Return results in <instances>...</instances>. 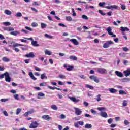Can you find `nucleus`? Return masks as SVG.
<instances>
[{
    "label": "nucleus",
    "instance_id": "1",
    "mask_svg": "<svg viewBox=\"0 0 130 130\" xmlns=\"http://www.w3.org/2000/svg\"><path fill=\"white\" fill-rule=\"evenodd\" d=\"M112 44H114V43L112 42V41H108L106 43L104 44L103 47L104 48H108V47H109V46H110V45Z\"/></svg>",
    "mask_w": 130,
    "mask_h": 130
},
{
    "label": "nucleus",
    "instance_id": "2",
    "mask_svg": "<svg viewBox=\"0 0 130 130\" xmlns=\"http://www.w3.org/2000/svg\"><path fill=\"white\" fill-rule=\"evenodd\" d=\"M106 31H107L109 35L112 36V37H116V35H114L113 32H112L111 31H112V29L111 27H109L106 29Z\"/></svg>",
    "mask_w": 130,
    "mask_h": 130
},
{
    "label": "nucleus",
    "instance_id": "3",
    "mask_svg": "<svg viewBox=\"0 0 130 130\" xmlns=\"http://www.w3.org/2000/svg\"><path fill=\"white\" fill-rule=\"evenodd\" d=\"M98 72L99 73V74H102V75L107 74V71L104 68H98Z\"/></svg>",
    "mask_w": 130,
    "mask_h": 130
},
{
    "label": "nucleus",
    "instance_id": "4",
    "mask_svg": "<svg viewBox=\"0 0 130 130\" xmlns=\"http://www.w3.org/2000/svg\"><path fill=\"white\" fill-rule=\"evenodd\" d=\"M39 125V124L37 123L36 121H34L31 122L30 125H29V128H36Z\"/></svg>",
    "mask_w": 130,
    "mask_h": 130
},
{
    "label": "nucleus",
    "instance_id": "5",
    "mask_svg": "<svg viewBox=\"0 0 130 130\" xmlns=\"http://www.w3.org/2000/svg\"><path fill=\"white\" fill-rule=\"evenodd\" d=\"M89 79H90V80H92V81H94V82H95V83H99V82H100L99 79H98L97 77L95 76V75L90 76L89 77Z\"/></svg>",
    "mask_w": 130,
    "mask_h": 130
},
{
    "label": "nucleus",
    "instance_id": "6",
    "mask_svg": "<svg viewBox=\"0 0 130 130\" xmlns=\"http://www.w3.org/2000/svg\"><path fill=\"white\" fill-rule=\"evenodd\" d=\"M63 67L69 72H71V71H72L73 69H74V66H72V65H68V66L67 64H64L63 65Z\"/></svg>",
    "mask_w": 130,
    "mask_h": 130
},
{
    "label": "nucleus",
    "instance_id": "7",
    "mask_svg": "<svg viewBox=\"0 0 130 130\" xmlns=\"http://www.w3.org/2000/svg\"><path fill=\"white\" fill-rule=\"evenodd\" d=\"M5 77L6 82H11V77H10V75L9 74V73L5 72Z\"/></svg>",
    "mask_w": 130,
    "mask_h": 130
},
{
    "label": "nucleus",
    "instance_id": "8",
    "mask_svg": "<svg viewBox=\"0 0 130 130\" xmlns=\"http://www.w3.org/2000/svg\"><path fill=\"white\" fill-rule=\"evenodd\" d=\"M25 57H27V58H34L35 57V55L33 52H30L28 54H27L25 55Z\"/></svg>",
    "mask_w": 130,
    "mask_h": 130
},
{
    "label": "nucleus",
    "instance_id": "9",
    "mask_svg": "<svg viewBox=\"0 0 130 130\" xmlns=\"http://www.w3.org/2000/svg\"><path fill=\"white\" fill-rule=\"evenodd\" d=\"M75 114L76 115H81L82 114V111L78 108H75Z\"/></svg>",
    "mask_w": 130,
    "mask_h": 130
},
{
    "label": "nucleus",
    "instance_id": "10",
    "mask_svg": "<svg viewBox=\"0 0 130 130\" xmlns=\"http://www.w3.org/2000/svg\"><path fill=\"white\" fill-rule=\"evenodd\" d=\"M42 118L43 119H45V120H47V121H49L51 119V117H50L48 115H44L42 116Z\"/></svg>",
    "mask_w": 130,
    "mask_h": 130
},
{
    "label": "nucleus",
    "instance_id": "11",
    "mask_svg": "<svg viewBox=\"0 0 130 130\" xmlns=\"http://www.w3.org/2000/svg\"><path fill=\"white\" fill-rule=\"evenodd\" d=\"M69 98L70 100H71V101H73V102H74L75 103H78V102L80 101V100L77 99L74 96H69Z\"/></svg>",
    "mask_w": 130,
    "mask_h": 130
},
{
    "label": "nucleus",
    "instance_id": "12",
    "mask_svg": "<svg viewBox=\"0 0 130 130\" xmlns=\"http://www.w3.org/2000/svg\"><path fill=\"white\" fill-rule=\"evenodd\" d=\"M70 41L73 43L74 45H79V42L76 39H71L70 40Z\"/></svg>",
    "mask_w": 130,
    "mask_h": 130
},
{
    "label": "nucleus",
    "instance_id": "13",
    "mask_svg": "<svg viewBox=\"0 0 130 130\" xmlns=\"http://www.w3.org/2000/svg\"><path fill=\"white\" fill-rule=\"evenodd\" d=\"M106 9H108V10H110V9H112V10H113V9H115V10H116L118 7L116 5H113L111 6H106Z\"/></svg>",
    "mask_w": 130,
    "mask_h": 130
},
{
    "label": "nucleus",
    "instance_id": "14",
    "mask_svg": "<svg viewBox=\"0 0 130 130\" xmlns=\"http://www.w3.org/2000/svg\"><path fill=\"white\" fill-rule=\"evenodd\" d=\"M69 59L73 61H77L78 60V57L76 56L71 55L69 56Z\"/></svg>",
    "mask_w": 130,
    "mask_h": 130
},
{
    "label": "nucleus",
    "instance_id": "15",
    "mask_svg": "<svg viewBox=\"0 0 130 130\" xmlns=\"http://www.w3.org/2000/svg\"><path fill=\"white\" fill-rule=\"evenodd\" d=\"M123 74L125 77H128L130 75V69H128L127 70L123 71Z\"/></svg>",
    "mask_w": 130,
    "mask_h": 130
},
{
    "label": "nucleus",
    "instance_id": "16",
    "mask_svg": "<svg viewBox=\"0 0 130 130\" xmlns=\"http://www.w3.org/2000/svg\"><path fill=\"white\" fill-rule=\"evenodd\" d=\"M115 74H116V76L117 77H119L120 78H122L123 77V74H122V73L118 71H116L115 72Z\"/></svg>",
    "mask_w": 130,
    "mask_h": 130
},
{
    "label": "nucleus",
    "instance_id": "17",
    "mask_svg": "<svg viewBox=\"0 0 130 130\" xmlns=\"http://www.w3.org/2000/svg\"><path fill=\"white\" fill-rule=\"evenodd\" d=\"M28 75H29L30 78H31V79L32 80H34V81H36V80H37V78L35 77L34 75H33V73L30 72L29 73Z\"/></svg>",
    "mask_w": 130,
    "mask_h": 130
},
{
    "label": "nucleus",
    "instance_id": "18",
    "mask_svg": "<svg viewBox=\"0 0 130 130\" xmlns=\"http://www.w3.org/2000/svg\"><path fill=\"white\" fill-rule=\"evenodd\" d=\"M20 34V31H18L10 32V34L11 35H13L14 36H17V35H18V34Z\"/></svg>",
    "mask_w": 130,
    "mask_h": 130
},
{
    "label": "nucleus",
    "instance_id": "19",
    "mask_svg": "<svg viewBox=\"0 0 130 130\" xmlns=\"http://www.w3.org/2000/svg\"><path fill=\"white\" fill-rule=\"evenodd\" d=\"M100 115L101 116H102V117H104L105 118H106L108 117L107 112H102L100 114Z\"/></svg>",
    "mask_w": 130,
    "mask_h": 130
},
{
    "label": "nucleus",
    "instance_id": "20",
    "mask_svg": "<svg viewBox=\"0 0 130 130\" xmlns=\"http://www.w3.org/2000/svg\"><path fill=\"white\" fill-rule=\"evenodd\" d=\"M31 44L32 46H34L35 47H37L39 46V44H38V42L36 41H32L31 42Z\"/></svg>",
    "mask_w": 130,
    "mask_h": 130
},
{
    "label": "nucleus",
    "instance_id": "21",
    "mask_svg": "<svg viewBox=\"0 0 130 130\" xmlns=\"http://www.w3.org/2000/svg\"><path fill=\"white\" fill-rule=\"evenodd\" d=\"M109 91L112 94H115V93H116L117 90L114 88H110V89H109Z\"/></svg>",
    "mask_w": 130,
    "mask_h": 130
},
{
    "label": "nucleus",
    "instance_id": "22",
    "mask_svg": "<svg viewBox=\"0 0 130 130\" xmlns=\"http://www.w3.org/2000/svg\"><path fill=\"white\" fill-rule=\"evenodd\" d=\"M44 96H45V94H44V93H43L42 92H39L38 94L37 98H38V99H40V98H41V97H44Z\"/></svg>",
    "mask_w": 130,
    "mask_h": 130
},
{
    "label": "nucleus",
    "instance_id": "23",
    "mask_svg": "<svg viewBox=\"0 0 130 130\" xmlns=\"http://www.w3.org/2000/svg\"><path fill=\"white\" fill-rule=\"evenodd\" d=\"M48 88L49 89H50L51 90H54L55 89L56 90H58V91H61V89H60V88H57V87H53L52 86H48Z\"/></svg>",
    "mask_w": 130,
    "mask_h": 130
},
{
    "label": "nucleus",
    "instance_id": "24",
    "mask_svg": "<svg viewBox=\"0 0 130 130\" xmlns=\"http://www.w3.org/2000/svg\"><path fill=\"white\" fill-rule=\"evenodd\" d=\"M121 31H122V32H125V31H129V29H128L127 27H123L121 26Z\"/></svg>",
    "mask_w": 130,
    "mask_h": 130
},
{
    "label": "nucleus",
    "instance_id": "25",
    "mask_svg": "<svg viewBox=\"0 0 130 130\" xmlns=\"http://www.w3.org/2000/svg\"><path fill=\"white\" fill-rule=\"evenodd\" d=\"M2 60L4 62H9V61H10V59L8 58H7V57H4L2 58Z\"/></svg>",
    "mask_w": 130,
    "mask_h": 130
},
{
    "label": "nucleus",
    "instance_id": "26",
    "mask_svg": "<svg viewBox=\"0 0 130 130\" xmlns=\"http://www.w3.org/2000/svg\"><path fill=\"white\" fill-rule=\"evenodd\" d=\"M5 14H6V15H12V12L9 10H5L4 11Z\"/></svg>",
    "mask_w": 130,
    "mask_h": 130
},
{
    "label": "nucleus",
    "instance_id": "27",
    "mask_svg": "<svg viewBox=\"0 0 130 130\" xmlns=\"http://www.w3.org/2000/svg\"><path fill=\"white\" fill-rule=\"evenodd\" d=\"M21 111H22V109L18 108L16 109V114L17 115H19L20 113H21Z\"/></svg>",
    "mask_w": 130,
    "mask_h": 130
},
{
    "label": "nucleus",
    "instance_id": "28",
    "mask_svg": "<svg viewBox=\"0 0 130 130\" xmlns=\"http://www.w3.org/2000/svg\"><path fill=\"white\" fill-rule=\"evenodd\" d=\"M66 21H68L69 22H72V21H73V18H72V17H71V16H66Z\"/></svg>",
    "mask_w": 130,
    "mask_h": 130
},
{
    "label": "nucleus",
    "instance_id": "29",
    "mask_svg": "<svg viewBox=\"0 0 130 130\" xmlns=\"http://www.w3.org/2000/svg\"><path fill=\"white\" fill-rule=\"evenodd\" d=\"M51 108H52V109H53V110H57V109H58L57 106H56V105H52L51 106Z\"/></svg>",
    "mask_w": 130,
    "mask_h": 130
},
{
    "label": "nucleus",
    "instance_id": "30",
    "mask_svg": "<svg viewBox=\"0 0 130 130\" xmlns=\"http://www.w3.org/2000/svg\"><path fill=\"white\" fill-rule=\"evenodd\" d=\"M41 79H42V80H43V79H47V77H46V74L45 73L41 74Z\"/></svg>",
    "mask_w": 130,
    "mask_h": 130
},
{
    "label": "nucleus",
    "instance_id": "31",
    "mask_svg": "<svg viewBox=\"0 0 130 130\" xmlns=\"http://www.w3.org/2000/svg\"><path fill=\"white\" fill-rule=\"evenodd\" d=\"M13 47H17V46H24V45L18 44V43H15L13 45Z\"/></svg>",
    "mask_w": 130,
    "mask_h": 130
},
{
    "label": "nucleus",
    "instance_id": "32",
    "mask_svg": "<svg viewBox=\"0 0 130 130\" xmlns=\"http://www.w3.org/2000/svg\"><path fill=\"white\" fill-rule=\"evenodd\" d=\"M85 128H92V124H86L85 125Z\"/></svg>",
    "mask_w": 130,
    "mask_h": 130
},
{
    "label": "nucleus",
    "instance_id": "33",
    "mask_svg": "<svg viewBox=\"0 0 130 130\" xmlns=\"http://www.w3.org/2000/svg\"><path fill=\"white\" fill-rule=\"evenodd\" d=\"M97 98H95L96 100L99 102V101H101L102 99H101V94H98L96 96Z\"/></svg>",
    "mask_w": 130,
    "mask_h": 130
},
{
    "label": "nucleus",
    "instance_id": "34",
    "mask_svg": "<svg viewBox=\"0 0 130 130\" xmlns=\"http://www.w3.org/2000/svg\"><path fill=\"white\" fill-rule=\"evenodd\" d=\"M86 88H88V89H90V90H93L94 89V87L91 85H89V84H86L85 85Z\"/></svg>",
    "mask_w": 130,
    "mask_h": 130
},
{
    "label": "nucleus",
    "instance_id": "35",
    "mask_svg": "<svg viewBox=\"0 0 130 130\" xmlns=\"http://www.w3.org/2000/svg\"><path fill=\"white\" fill-rule=\"evenodd\" d=\"M98 110L99 111H105V110H106V108L104 107H99L98 108Z\"/></svg>",
    "mask_w": 130,
    "mask_h": 130
},
{
    "label": "nucleus",
    "instance_id": "36",
    "mask_svg": "<svg viewBox=\"0 0 130 130\" xmlns=\"http://www.w3.org/2000/svg\"><path fill=\"white\" fill-rule=\"evenodd\" d=\"M119 95H126V92H125V91H123V90H119Z\"/></svg>",
    "mask_w": 130,
    "mask_h": 130
},
{
    "label": "nucleus",
    "instance_id": "37",
    "mask_svg": "<svg viewBox=\"0 0 130 130\" xmlns=\"http://www.w3.org/2000/svg\"><path fill=\"white\" fill-rule=\"evenodd\" d=\"M45 37H46V38H49V39H52L53 38L52 36H50L47 34H45Z\"/></svg>",
    "mask_w": 130,
    "mask_h": 130
},
{
    "label": "nucleus",
    "instance_id": "38",
    "mask_svg": "<svg viewBox=\"0 0 130 130\" xmlns=\"http://www.w3.org/2000/svg\"><path fill=\"white\" fill-rule=\"evenodd\" d=\"M41 26L42 29H44V28H46V27L47 26V25H46V24L45 23H41Z\"/></svg>",
    "mask_w": 130,
    "mask_h": 130
},
{
    "label": "nucleus",
    "instance_id": "39",
    "mask_svg": "<svg viewBox=\"0 0 130 130\" xmlns=\"http://www.w3.org/2000/svg\"><path fill=\"white\" fill-rule=\"evenodd\" d=\"M123 106L124 107H125V106H126V105H127V101L126 100H124L123 101Z\"/></svg>",
    "mask_w": 130,
    "mask_h": 130
},
{
    "label": "nucleus",
    "instance_id": "40",
    "mask_svg": "<svg viewBox=\"0 0 130 130\" xmlns=\"http://www.w3.org/2000/svg\"><path fill=\"white\" fill-rule=\"evenodd\" d=\"M45 53L47 55H51V52H50V51H48V50L45 51Z\"/></svg>",
    "mask_w": 130,
    "mask_h": 130
},
{
    "label": "nucleus",
    "instance_id": "41",
    "mask_svg": "<svg viewBox=\"0 0 130 130\" xmlns=\"http://www.w3.org/2000/svg\"><path fill=\"white\" fill-rule=\"evenodd\" d=\"M27 112L28 113V114H32L35 112V110H34L33 109H31V110L28 111Z\"/></svg>",
    "mask_w": 130,
    "mask_h": 130
},
{
    "label": "nucleus",
    "instance_id": "42",
    "mask_svg": "<svg viewBox=\"0 0 130 130\" xmlns=\"http://www.w3.org/2000/svg\"><path fill=\"white\" fill-rule=\"evenodd\" d=\"M35 70H36V71H37V72H41V69L37 66L35 67Z\"/></svg>",
    "mask_w": 130,
    "mask_h": 130
},
{
    "label": "nucleus",
    "instance_id": "43",
    "mask_svg": "<svg viewBox=\"0 0 130 130\" xmlns=\"http://www.w3.org/2000/svg\"><path fill=\"white\" fill-rule=\"evenodd\" d=\"M3 24L5 26H10L11 25V23H10L9 22H3Z\"/></svg>",
    "mask_w": 130,
    "mask_h": 130
},
{
    "label": "nucleus",
    "instance_id": "44",
    "mask_svg": "<svg viewBox=\"0 0 130 130\" xmlns=\"http://www.w3.org/2000/svg\"><path fill=\"white\" fill-rule=\"evenodd\" d=\"M82 19H84V20H89V18H88V16L85 15H83L82 16Z\"/></svg>",
    "mask_w": 130,
    "mask_h": 130
},
{
    "label": "nucleus",
    "instance_id": "45",
    "mask_svg": "<svg viewBox=\"0 0 130 130\" xmlns=\"http://www.w3.org/2000/svg\"><path fill=\"white\" fill-rule=\"evenodd\" d=\"M113 121V119H112V118H110L108 120V123L109 124H111V123H112Z\"/></svg>",
    "mask_w": 130,
    "mask_h": 130
},
{
    "label": "nucleus",
    "instance_id": "46",
    "mask_svg": "<svg viewBox=\"0 0 130 130\" xmlns=\"http://www.w3.org/2000/svg\"><path fill=\"white\" fill-rule=\"evenodd\" d=\"M31 26L32 27H37L38 26V24H37V23L36 22H32L31 23Z\"/></svg>",
    "mask_w": 130,
    "mask_h": 130
},
{
    "label": "nucleus",
    "instance_id": "47",
    "mask_svg": "<svg viewBox=\"0 0 130 130\" xmlns=\"http://www.w3.org/2000/svg\"><path fill=\"white\" fill-rule=\"evenodd\" d=\"M0 101H1V102H7V101H9V99H1Z\"/></svg>",
    "mask_w": 130,
    "mask_h": 130
},
{
    "label": "nucleus",
    "instance_id": "48",
    "mask_svg": "<svg viewBox=\"0 0 130 130\" xmlns=\"http://www.w3.org/2000/svg\"><path fill=\"white\" fill-rule=\"evenodd\" d=\"M16 17H22V13L21 12H18L15 15Z\"/></svg>",
    "mask_w": 130,
    "mask_h": 130
},
{
    "label": "nucleus",
    "instance_id": "49",
    "mask_svg": "<svg viewBox=\"0 0 130 130\" xmlns=\"http://www.w3.org/2000/svg\"><path fill=\"white\" fill-rule=\"evenodd\" d=\"M121 9L124 10L126 9V7L124 5H121Z\"/></svg>",
    "mask_w": 130,
    "mask_h": 130
},
{
    "label": "nucleus",
    "instance_id": "50",
    "mask_svg": "<svg viewBox=\"0 0 130 130\" xmlns=\"http://www.w3.org/2000/svg\"><path fill=\"white\" fill-rule=\"evenodd\" d=\"M13 97L16 99V100H19V94H14Z\"/></svg>",
    "mask_w": 130,
    "mask_h": 130
},
{
    "label": "nucleus",
    "instance_id": "51",
    "mask_svg": "<svg viewBox=\"0 0 130 130\" xmlns=\"http://www.w3.org/2000/svg\"><path fill=\"white\" fill-rule=\"evenodd\" d=\"M99 13H100V14H101V15H102V16H105V13H103L102 12V10H99Z\"/></svg>",
    "mask_w": 130,
    "mask_h": 130
},
{
    "label": "nucleus",
    "instance_id": "52",
    "mask_svg": "<svg viewBox=\"0 0 130 130\" xmlns=\"http://www.w3.org/2000/svg\"><path fill=\"white\" fill-rule=\"evenodd\" d=\"M105 2H102V3H100L99 4V6L100 7H103V6H104V5H105Z\"/></svg>",
    "mask_w": 130,
    "mask_h": 130
},
{
    "label": "nucleus",
    "instance_id": "53",
    "mask_svg": "<svg viewBox=\"0 0 130 130\" xmlns=\"http://www.w3.org/2000/svg\"><path fill=\"white\" fill-rule=\"evenodd\" d=\"M59 78H60V79H66V76L63 75H59Z\"/></svg>",
    "mask_w": 130,
    "mask_h": 130
},
{
    "label": "nucleus",
    "instance_id": "54",
    "mask_svg": "<svg viewBox=\"0 0 130 130\" xmlns=\"http://www.w3.org/2000/svg\"><path fill=\"white\" fill-rule=\"evenodd\" d=\"M124 124L125 125H127L128 124H129V122H128V121H127V120H125L124 121Z\"/></svg>",
    "mask_w": 130,
    "mask_h": 130
},
{
    "label": "nucleus",
    "instance_id": "55",
    "mask_svg": "<svg viewBox=\"0 0 130 130\" xmlns=\"http://www.w3.org/2000/svg\"><path fill=\"white\" fill-rule=\"evenodd\" d=\"M72 13H73L72 16H73L74 17L76 16L77 14L75 12V10H74V9H72Z\"/></svg>",
    "mask_w": 130,
    "mask_h": 130
},
{
    "label": "nucleus",
    "instance_id": "56",
    "mask_svg": "<svg viewBox=\"0 0 130 130\" xmlns=\"http://www.w3.org/2000/svg\"><path fill=\"white\" fill-rule=\"evenodd\" d=\"M45 85H46V82H42L40 84V87H43L44 86H45Z\"/></svg>",
    "mask_w": 130,
    "mask_h": 130
},
{
    "label": "nucleus",
    "instance_id": "57",
    "mask_svg": "<svg viewBox=\"0 0 130 130\" xmlns=\"http://www.w3.org/2000/svg\"><path fill=\"white\" fill-rule=\"evenodd\" d=\"M123 51H125V52H126L127 51H128V48H127V47H123Z\"/></svg>",
    "mask_w": 130,
    "mask_h": 130
},
{
    "label": "nucleus",
    "instance_id": "58",
    "mask_svg": "<svg viewBox=\"0 0 130 130\" xmlns=\"http://www.w3.org/2000/svg\"><path fill=\"white\" fill-rule=\"evenodd\" d=\"M21 32H23V33H25V34H28V33H29V31H28V30H26L25 29H22Z\"/></svg>",
    "mask_w": 130,
    "mask_h": 130
},
{
    "label": "nucleus",
    "instance_id": "59",
    "mask_svg": "<svg viewBox=\"0 0 130 130\" xmlns=\"http://www.w3.org/2000/svg\"><path fill=\"white\" fill-rule=\"evenodd\" d=\"M78 124H79V125H84V122L83 121H79L78 122Z\"/></svg>",
    "mask_w": 130,
    "mask_h": 130
},
{
    "label": "nucleus",
    "instance_id": "60",
    "mask_svg": "<svg viewBox=\"0 0 130 130\" xmlns=\"http://www.w3.org/2000/svg\"><path fill=\"white\" fill-rule=\"evenodd\" d=\"M60 118H61V119H64V118H66V116L63 114H61Z\"/></svg>",
    "mask_w": 130,
    "mask_h": 130
},
{
    "label": "nucleus",
    "instance_id": "61",
    "mask_svg": "<svg viewBox=\"0 0 130 130\" xmlns=\"http://www.w3.org/2000/svg\"><path fill=\"white\" fill-rule=\"evenodd\" d=\"M53 2L56 4H60V1L59 0H53Z\"/></svg>",
    "mask_w": 130,
    "mask_h": 130
},
{
    "label": "nucleus",
    "instance_id": "62",
    "mask_svg": "<svg viewBox=\"0 0 130 130\" xmlns=\"http://www.w3.org/2000/svg\"><path fill=\"white\" fill-rule=\"evenodd\" d=\"M25 28L26 29V30H29V31H32V29L28 26H25Z\"/></svg>",
    "mask_w": 130,
    "mask_h": 130
},
{
    "label": "nucleus",
    "instance_id": "63",
    "mask_svg": "<svg viewBox=\"0 0 130 130\" xmlns=\"http://www.w3.org/2000/svg\"><path fill=\"white\" fill-rule=\"evenodd\" d=\"M3 114H4V115H5V116H8V112H7V111H3Z\"/></svg>",
    "mask_w": 130,
    "mask_h": 130
},
{
    "label": "nucleus",
    "instance_id": "64",
    "mask_svg": "<svg viewBox=\"0 0 130 130\" xmlns=\"http://www.w3.org/2000/svg\"><path fill=\"white\" fill-rule=\"evenodd\" d=\"M116 126V124H112L110 125V127H112V128L115 127Z\"/></svg>",
    "mask_w": 130,
    "mask_h": 130
}]
</instances>
